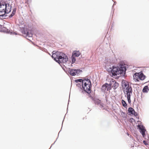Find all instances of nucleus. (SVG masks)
I'll use <instances>...</instances> for the list:
<instances>
[{
  "label": "nucleus",
  "mask_w": 149,
  "mask_h": 149,
  "mask_svg": "<svg viewBox=\"0 0 149 149\" xmlns=\"http://www.w3.org/2000/svg\"><path fill=\"white\" fill-rule=\"evenodd\" d=\"M52 58L56 61H58L61 63H65L68 60L67 56L63 53L57 52L55 53H54L52 56Z\"/></svg>",
  "instance_id": "1"
},
{
  "label": "nucleus",
  "mask_w": 149,
  "mask_h": 149,
  "mask_svg": "<svg viewBox=\"0 0 149 149\" xmlns=\"http://www.w3.org/2000/svg\"><path fill=\"white\" fill-rule=\"evenodd\" d=\"M126 67L125 65L120 64L118 67L113 66L111 72L113 76H116L123 73L125 72Z\"/></svg>",
  "instance_id": "2"
},
{
  "label": "nucleus",
  "mask_w": 149,
  "mask_h": 149,
  "mask_svg": "<svg viewBox=\"0 0 149 149\" xmlns=\"http://www.w3.org/2000/svg\"><path fill=\"white\" fill-rule=\"evenodd\" d=\"M82 87L86 93H90L91 92V84L90 80L89 79H85L82 84Z\"/></svg>",
  "instance_id": "3"
},
{
  "label": "nucleus",
  "mask_w": 149,
  "mask_h": 149,
  "mask_svg": "<svg viewBox=\"0 0 149 149\" xmlns=\"http://www.w3.org/2000/svg\"><path fill=\"white\" fill-rule=\"evenodd\" d=\"M123 90L125 94V96L126 97H127L128 102L129 103H130L131 102L130 96L132 94V88L131 86Z\"/></svg>",
  "instance_id": "4"
},
{
  "label": "nucleus",
  "mask_w": 149,
  "mask_h": 149,
  "mask_svg": "<svg viewBox=\"0 0 149 149\" xmlns=\"http://www.w3.org/2000/svg\"><path fill=\"white\" fill-rule=\"evenodd\" d=\"M122 86L123 87V90L128 88L129 87H130L131 86H129V83L128 82L126 81H122Z\"/></svg>",
  "instance_id": "5"
},
{
  "label": "nucleus",
  "mask_w": 149,
  "mask_h": 149,
  "mask_svg": "<svg viewBox=\"0 0 149 149\" xmlns=\"http://www.w3.org/2000/svg\"><path fill=\"white\" fill-rule=\"evenodd\" d=\"M11 9V5L8 4H6L5 6V13L6 14H8L9 13Z\"/></svg>",
  "instance_id": "6"
},
{
  "label": "nucleus",
  "mask_w": 149,
  "mask_h": 149,
  "mask_svg": "<svg viewBox=\"0 0 149 149\" xmlns=\"http://www.w3.org/2000/svg\"><path fill=\"white\" fill-rule=\"evenodd\" d=\"M138 127L139 128V129L140 130V132L142 134L143 137H144L145 135L146 130L143 126H141L140 125H138Z\"/></svg>",
  "instance_id": "7"
},
{
  "label": "nucleus",
  "mask_w": 149,
  "mask_h": 149,
  "mask_svg": "<svg viewBox=\"0 0 149 149\" xmlns=\"http://www.w3.org/2000/svg\"><path fill=\"white\" fill-rule=\"evenodd\" d=\"M128 111L130 114H132L135 116H136L137 115V113L135 112L134 109L132 107L129 108Z\"/></svg>",
  "instance_id": "8"
},
{
  "label": "nucleus",
  "mask_w": 149,
  "mask_h": 149,
  "mask_svg": "<svg viewBox=\"0 0 149 149\" xmlns=\"http://www.w3.org/2000/svg\"><path fill=\"white\" fill-rule=\"evenodd\" d=\"M70 73L71 75L74 76L75 75L78 73V72H79V70L77 69H70L69 70Z\"/></svg>",
  "instance_id": "9"
},
{
  "label": "nucleus",
  "mask_w": 149,
  "mask_h": 149,
  "mask_svg": "<svg viewBox=\"0 0 149 149\" xmlns=\"http://www.w3.org/2000/svg\"><path fill=\"white\" fill-rule=\"evenodd\" d=\"M110 84L111 86H112V87L114 89H115L117 88L118 86V84L116 83L115 81H112L110 82Z\"/></svg>",
  "instance_id": "10"
},
{
  "label": "nucleus",
  "mask_w": 149,
  "mask_h": 149,
  "mask_svg": "<svg viewBox=\"0 0 149 149\" xmlns=\"http://www.w3.org/2000/svg\"><path fill=\"white\" fill-rule=\"evenodd\" d=\"M23 34L24 36L28 37H31L32 36V34L30 32L27 31H24L23 32Z\"/></svg>",
  "instance_id": "11"
},
{
  "label": "nucleus",
  "mask_w": 149,
  "mask_h": 149,
  "mask_svg": "<svg viewBox=\"0 0 149 149\" xmlns=\"http://www.w3.org/2000/svg\"><path fill=\"white\" fill-rule=\"evenodd\" d=\"M139 80H144L146 77L145 75H144L143 73L141 72H139Z\"/></svg>",
  "instance_id": "12"
},
{
  "label": "nucleus",
  "mask_w": 149,
  "mask_h": 149,
  "mask_svg": "<svg viewBox=\"0 0 149 149\" xmlns=\"http://www.w3.org/2000/svg\"><path fill=\"white\" fill-rule=\"evenodd\" d=\"M139 72L136 73L133 75L134 79L137 81H139Z\"/></svg>",
  "instance_id": "13"
},
{
  "label": "nucleus",
  "mask_w": 149,
  "mask_h": 149,
  "mask_svg": "<svg viewBox=\"0 0 149 149\" xmlns=\"http://www.w3.org/2000/svg\"><path fill=\"white\" fill-rule=\"evenodd\" d=\"M80 53L79 51H75L73 52L72 55H74V56L78 57L80 55Z\"/></svg>",
  "instance_id": "14"
},
{
  "label": "nucleus",
  "mask_w": 149,
  "mask_h": 149,
  "mask_svg": "<svg viewBox=\"0 0 149 149\" xmlns=\"http://www.w3.org/2000/svg\"><path fill=\"white\" fill-rule=\"evenodd\" d=\"M149 91V88L147 86H144L143 89V93H147Z\"/></svg>",
  "instance_id": "15"
},
{
  "label": "nucleus",
  "mask_w": 149,
  "mask_h": 149,
  "mask_svg": "<svg viewBox=\"0 0 149 149\" xmlns=\"http://www.w3.org/2000/svg\"><path fill=\"white\" fill-rule=\"evenodd\" d=\"M6 3H1L0 2V9L3 10H5Z\"/></svg>",
  "instance_id": "16"
},
{
  "label": "nucleus",
  "mask_w": 149,
  "mask_h": 149,
  "mask_svg": "<svg viewBox=\"0 0 149 149\" xmlns=\"http://www.w3.org/2000/svg\"><path fill=\"white\" fill-rule=\"evenodd\" d=\"M109 86L108 84H106L102 86V88L104 89H106L107 88V90L108 91L109 90Z\"/></svg>",
  "instance_id": "17"
},
{
  "label": "nucleus",
  "mask_w": 149,
  "mask_h": 149,
  "mask_svg": "<svg viewBox=\"0 0 149 149\" xmlns=\"http://www.w3.org/2000/svg\"><path fill=\"white\" fill-rule=\"evenodd\" d=\"M5 10L0 9V16H3L5 13Z\"/></svg>",
  "instance_id": "18"
},
{
  "label": "nucleus",
  "mask_w": 149,
  "mask_h": 149,
  "mask_svg": "<svg viewBox=\"0 0 149 149\" xmlns=\"http://www.w3.org/2000/svg\"><path fill=\"white\" fill-rule=\"evenodd\" d=\"M83 80L82 79H76V80H75V81L76 82V83H78V82H80V83H82V84H83V82H84V80Z\"/></svg>",
  "instance_id": "19"
},
{
  "label": "nucleus",
  "mask_w": 149,
  "mask_h": 149,
  "mask_svg": "<svg viewBox=\"0 0 149 149\" xmlns=\"http://www.w3.org/2000/svg\"><path fill=\"white\" fill-rule=\"evenodd\" d=\"M72 58V64L73 63H74L76 61L74 55H72L71 57Z\"/></svg>",
  "instance_id": "20"
},
{
  "label": "nucleus",
  "mask_w": 149,
  "mask_h": 149,
  "mask_svg": "<svg viewBox=\"0 0 149 149\" xmlns=\"http://www.w3.org/2000/svg\"><path fill=\"white\" fill-rule=\"evenodd\" d=\"M122 104L123 106L125 107L127 106V104L126 102L123 100H122Z\"/></svg>",
  "instance_id": "21"
},
{
  "label": "nucleus",
  "mask_w": 149,
  "mask_h": 149,
  "mask_svg": "<svg viewBox=\"0 0 149 149\" xmlns=\"http://www.w3.org/2000/svg\"><path fill=\"white\" fill-rule=\"evenodd\" d=\"M16 12V10L15 9L13 10L12 14L10 16V17H12L15 14Z\"/></svg>",
  "instance_id": "22"
},
{
  "label": "nucleus",
  "mask_w": 149,
  "mask_h": 149,
  "mask_svg": "<svg viewBox=\"0 0 149 149\" xmlns=\"http://www.w3.org/2000/svg\"><path fill=\"white\" fill-rule=\"evenodd\" d=\"M143 143H144V144H145L146 145L148 144L147 143L146 141H143Z\"/></svg>",
  "instance_id": "23"
},
{
  "label": "nucleus",
  "mask_w": 149,
  "mask_h": 149,
  "mask_svg": "<svg viewBox=\"0 0 149 149\" xmlns=\"http://www.w3.org/2000/svg\"><path fill=\"white\" fill-rule=\"evenodd\" d=\"M77 85L78 86H81V83H78L77 84Z\"/></svg>",
  "instance_id": "24"
},
{
  "label": "nucleus",
  "mask_w": 149,
  "mask_h": 149,
  "mask_svg": "<svg viewBox=\"0 0 149 149\" xmlns=\"http://www.w3.org/2000/svg\"><path fill=\"white\" fill-rule=\"evenodd\" d=\"M1 25H0V31H1Z\"/></svg>",
  "instance_id": "25"
},
{
  "label": "nucleus",
  "mask_w": 149,
  "mask_h": 149,
  "mask_svg": "<svg viewBox=\"0 0 149 149\" xmlns=\"http://www.w3.org/2000/svg\"><path fill=\"white\" fill-rule=\"evenodd\" d=\"M127 134L128 135H129V134Z\"/></svg>",
  "instance_id": "26"
}]
</instances>
